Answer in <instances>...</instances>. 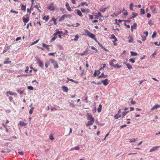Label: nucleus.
Returning a JSON list of instances; mask_svg holds the SVG:
<instances>
[{
  "label": "nucleus",
  "instance_id": "f257e3e1",
  "mask_svg": "<svg viewBox=\"0 0 160 160\" xmlns=\"http://www.w3.org/2000/svg\"><path fill=\"white\" fill-rule=\"evenodd\" d=\"M85 33H83V35L85 36H88L89 37L91 38L92 39H94L95 41H97V39L95 38V35L91 33L88 30H85Z\"/></svg>",
  "mask_w": 160,
  "mask_h": 160
},
{
  "label": "nucleus",
  "instance_id": "f03ea898",
  "mask_svg": "<svg viewBox=\"0 0 160 160\" xmlns=\"http://www.w3.org/2000/svg\"><path fill=\"white\" fill-rule=\"evenodd\" d=\"M22 21L24 23H27L29 22V16L28 14H26L25 16H24L22 18Z\"/></svg>",
  "mask_w": 160,
  "mask_h": 160
},
{
  "label": "nucleus",
  "instance_id": "7ed1b4c3",
  "mask_svg": "<svg viewBox=\"0 0 160 160\" xmlns=\"http://www.w3.org/2000/svg\"><path fill=\"white\" fill-rule=\"evenodd\" d=\"M72 17V15L70 14H64L60 18L59 21V22H61L62 21L65 20V18H67L68 17Z\"/></svg>",
  "mask_w": 160,
  "mask_h": 160
},
{
  "label": "nucleus",
  "instance_id": "20e7f679",
  "mask_svg": "<svg viewBox=\"0 0 160 160\" xmlns=\"http://www.w3.org/2000/svg\"><path fill=\"white\" fill-rule=\"evenodd\" d=\"M116 63L117 61L115 59H112L109 61L110 65L113 67H115L117 65V63Z\"/></svg>",
  "mask_w": 160,
  "mask_h": 160
},
{
  "label": "nucleus",
  "instance_id": "39448f33",
  "mask_svg": "<svg viewBox=\"0 0 160 160\" xmlns=\"http://www.w3.org/2000/svg\"><path fill=\"white\" fill-rule=\"evenodd\" d=\"M51 63L53 64L54 68H58V66L57 62L54 59H51Z\"/></svg>",
  "mask_w": 160,
  "mask_h": 160
},
{
  "label": "nucleus",
  "instance_id": "423d86ee",
  "mask_svg": "<svg viewBox=\"0 0 160 160\" xmlns=\"http://www.w3.org/2000/svg\"><path fill=\"white\" fill-rule=\"evenodd\" d=\"M74 12L80 17H82L83 16L82 14L81 11L79 9L75 10H74Z\"/></svg>",
  "mask_w": 160,
  "mask_h": 160
},
{
  "label": "nucleus",
  "instance_id": "0eeeda50",
  "mask_svg": "<svg viewBox=\"0 0 160 160\" xmlns=\"http://www.w3.org/2000/svg\"><path fill=\"white\" fill-rule=\"evenodd\" d=\"M87 118H88V120H92V121H93V120H94V118L92 116V114L90 113L88 114Z\"/></svg>",
  "mask_w": 160,
  "mask_h": 160
},
{
  "label": "nucleus",
  "instance_id": "6e6552de",
  "mask_svg": "<svg viewBox=\"0 0 160 160\" xmlns=\"http://www.w3.org/2000/svg\"><path fill=\"white\" fill-rule=\"evenodd\" d=\"M53 3H51L50 5L48 7V10L51 11H54V7L53 6Z\"/></svg>",
  "mask_w": 160,
  "mask_h": 160
},
{
  "label": "nucleus",
  "instance_id": "1a4fd4ad",
  "mask_svg": "<svg viewBox=\"0 0 160 160\" xmlns=\"http://www.w3.org/2000/svg\"><path fill=\"white\" fill-rule=\"evenodd\" d=\"M65 7H66L68 11L71 12L72 11V8H71L70 7L69 5V3L68 2H66L65 3Z\"/></svg>",
  "mask_w": 160,
  "mask_h": 160
},
{
  "label": "nucleus",
  "instance_id": "9d476101",
  "mask_svg": "<svg viewBox=\"0 0 160 160\" xmlns=\"http://www.w3.org/2000/svg\"><path fill=\"white\" fill-rule=\"evenodd\" d=\"M94 122V120H93V121H92V120H89L88 122V123H86V126L88 127L92 125L93 124V123Z\"/></svg>",
  "mask_w": 160,
  "mask_h": 160
},
{
  "label": "nucleus",
  "instance_id": "9b49d317",
  "mask_svg": "<svg viewBox=\"0 0 160 160\" xmlns=\"http://www.w3.org/2000/svg\"><path fill=\"white\" fill-rule=\"evenodd\" d=\"M101 82H102L103 83V85L105 86H107L108 84V79H106L104 80H101Z\"/></svg>",
  "mask_w": 160,
  "mask_h": 160
},
{
  "label": "nucleus",
  "instance_id": "f8f14e48",
  "mask_svg": "<svg viewBox=\"0 0 160 160\" xmlns=\"http://www.w3.org/2000/svg\"><path fill=\"white\" fill-rule=\"evenodd\" d=\"M53 21L54 22L53 23H51V24L49 25V26H51V25H52L53 24H54L55 25H56L57 24V20L54 17L52 18V19H51V22L52 21Z\"/></svg>",
  "mask_w": 160,
  "mask_h": 160
},
{
  "label": "nucleus",
  "instance_id": "ddd939ff",
  "mask_svg": "<svg viewBox=\"0 0 160 160\" xmlns=\"http://www.w3.org/2000/svg\"><path fill=\"white\" fill-rule=\"evenodd\" d=\"M6 95H7V96H8L9 94V95H17V93H15L14 92H12L10 91H8V92H6Z\"/></svg>",
  "mask_w": 160,
  "mask_h": 160
},
{
  "label": "nucleus",
  "instance_id": "4468645a",
  "mask_svg": "<svg viewBox=\"0 0 160 160\" xmlns=\"http://www.w3.org/2000/svg\"><path fill=\"white\" fill-rule=\"evenodd\" d=\"M61 88L63 92H68V89L66 86H62Z\"/></svg>",
  "mask_w": 160,
  "mask_h": 160
},
{
  "label": "nucleus",
  "instance_id": "2eb2a0df",
  "mask_svg": "<svg viewBox=\"0 0 160 160\" xmlns=\"http://www.w3.org/2000/svg\"><path fill=\"white\" fill-rule=\"evenodd\" d=\"M137 24L135 22L134 23L133 26H131V31L132 32L133 31V29H136Z\"/></svg>",
  "mask_w": 160,
  "mask_h": 160
},
{
  "label": "nucleus",
  "instance_id": "dca6fc26",
  "mask_svg": "<svg viewBox=\"0 0 160 160\" xmlns=\"http://www.w3.org/2000/svg\"><path fill=\"white\" fill-rule=\"evenodd\" d=\"M160 107V105H156L153 106L152 108H151V110H154L155 109H156Z\"/></svg>",
  "mask_w": 160,
  "mask_h": 160
},
{
  "label": "nucleus",
  "instance_id": "f3484780",
  "mask_svg": "<svg viewBox=\"0 0 160 160\" xmlns=\"http://www.w3.org/2000/svg\"><path fill=\"white\" fill-rule=\"evenodd\" d=\"M37 63H38V64L39 67H43V64L40 59H38V62H37Z\"/></svg>",
  "mask_w": 160,
  "mask_h": 160
},
{
  "label": "nucleus",
  "instance_id": "a211bd4d",
  "mask_svg": "<svg viewBox=\"0 0 160 160\" xmlns=\"http://www.w3.org/2000/svg\"><path fill=\"white\" fill-rule=\"evenodd\" d=\"M107 76H108V75H104V74H103V73H102V74H101L100 75L97 77V78L99 79V78H106V77H107Z\"/></svg>",
  "mask_w": 160,
  "mask_h": 160
},
{
  "label": "nucleus",
  "instance_id": "6ab92c4d",
  "mask_svg": "<svg viewBox=\"0 0 160 160\" xmlns=\"http://www.w3.org/2000/svg\"><path fill=\"white\" fill-rule=\"evenodd\" d=\"M102 108V106L101 104L99 105L98 108L97 109V111L98 112L100 113L101 112Z\"/></svg>",
  "mask_w": 160,
  "mask_h": 160
},
{
  "label": "nucleus",
  "instance_id": "aec40b11",
  "mask_svg": "<svg viewBox=\"0 0 160 160\" xmlns=\"http://www.w3.org/2000/svg\"><path fill=\"white\" fill-rule=\"evenodd\" d=\"M150 9L153 13H155L156 11V8L152 6L150 7Z\"/></svg>",
  "mask_w": 160,
  "mask_h": 160
},
{
  "label": "nucleus",
  "instance_id": "412c9836",
  "mask_svg": "<svg viewBox=\"0 0 160 160\" xmlns=\"http://www.w3.org/2000/svg\"><path fill=\"white\" fill-rule=\"evenodd\" d=\"M42 46H43V47L45 48L48 50L49 49V45H46V44H45L44 43H42Z\"/></svg>",
  "mask_w": 160,
  "mask_h": 160
},
{
  "label": "nucleus",
  "instance_id": "4be33fe9",
  "mask_svg": "<svg viewBox=\"0 0 160 160\" xmlns=\"http://www.w3.org/2000/svg\"><path fill=\"white\" fill-rule=\"evenodd\" d=\"M19 124L21 126H24L26 125V123H25L24 122H22L20 121L19 122Z\"/></svg>",
  "mask_w": 160,
  "mask_h": 160
},
{
  "label": "nucleus",
  "instance_id": "5701e85b",
  "mask_svg": "<svg viewBox=\"0 0 160 160\" xmlns=\"http://www.w3.org/2000/svg\"><path fill=\"white\" fill-rule=\"evenodd\" d=\"M124 64H126V66H127L128 68L129 69H130L132 68V66L131 65H130V64H126L125 62H124Z\"/></svg>",
  "mask_w": 160,
  "mask_h": 160
},
{
  "label": "nucleus",
  "instance_id": "b1692460",
  "mask_svg": "<svg viewBox=\"0 0 160 160\" xmlns=\"http://www.w3.org/2000/svg\"><path fill=\"white\" fill-rule=\"evenodd\" d=\"M49 19V16L48 15L46 17V16H45L43 17V20H45L46 21H47Z\"/></svg>",
  "mask_w": 160,
  "mask_h": 160
},
{
  "label": "nucleus",
  "instance_id": "393cba45",
  "mask_svg": "<svg viewBox=\"0 0 160 160\" xmlns=\"http://www.w3.org/2000/svg\"><path fill=\"white\" fill-rule=\"evenodd\" d=\"M158 147H153L149 151V152H151L152 151H154L155 150H156L158 149Z\"/></svg>",
  "mask_w": 160,
  "mask_h": 160
},
{
  "label": "nucleus",
  "instance_id": "a878e982",
  "mask_svg": "<svg viewBox=\"0 0 160 160\" xmlns=\"http://www.w3.org/2000/svg\"><path fill=\"white\" fill-rule=\"evenodd\" d=\"M132 56V57L136 56L137 55V53L136 52H134L132 51H131L130 52Z\"/></svg>",
  "mask_w": 160,
  "mask_h": 160
},
{
  "label": "nucleus",
  "instance_id": "bb28decb",
  "mask_svg": "<svg viewBox=\"0 0 160 160\" xmlns=\"http://www.w3.org/2000/svg\"><path fill=\"white\" fill-rule=\"evenodd\" d=\"M121 116V115L120 114H117L114 116V118L116 119H118V118H119Z\"/></svg>",
  "mask_w": 160,
  "mask_h": 160
},
{
  "label": "nucleus",
  "instance_id": "cd10ccee",
  "mask_svg": "<svg viewBox=\"0 0 160 160\" xmlns=\"http://www.w3.org/2000/svg\"><path fill=\"white\" fill-rule=\"evenodd\" d=\"M26 6L24 5L23 4H21V9L23 11H26Z\"/></svg>",
  "mask_w": 160,
  "mask_h": 160
},
{
  "label": "nucleus",
  "instance_id": "c85d7f7f",
  "mask_svg": "<svg viewBox=\"0 0 160 160\" xmlns=\"http://www.w3.org/2000/svg\"><path fill=\"white\" fill-rule=\"evenodd\" d=\"M88 51V50L87 49L85 51L83 52L82 53L79 54V55H81V56H82L83 55H84L85 54L87 53Z\"/></svg>",
  "mask_w": 160,
  "mask_h": 160
},
{
  "label": "nucleus",
  "instance_id": "c756f323",
  "mask_svg": "<svg viewBox=\"0 0 160 160\" xmlns=\"http://www.w3.org/2000/svg\"><path fill=\"white\" fill-rule=\"evenodd\" d=\"M17 92H18V93L20 94H23L24 92V90H21L20 89H19L18 90H17Z\"/></svg>",
  "mask_w": 160,
  "mask_h": 160
},
{
  "label": "nucleus",
  "instance_id": "7c9ffc66",
  "mask_svg": "<svg viewBox=\"0 0 160 160\" xmlns=\"http://www.w3.org/2000/svg\"><path fill=\"white\" fill-rule=\"evenodd\" d=\"M11 61L5 60L4 61L3 63L4 64H9L11 63Z\"/></svg>",
  "mask_w": 160,
  "mask_h": 160
},
{
  "label": "nucleus",
  "instance_id": "2f4dec72",
  "mask_svg": "<svg viewBox=\"0 0 160 160\" xmlns=\"http://www.w3.org/2000/svg\"><path fill=\"white\" fill-rule=\"evenodd\" d=\"M79 38V36H78V34L76 35L75 36V38L73 39V40L74 41H78V38Z\"/></svg>",
  "mask_w": 160,
  "mask_h": 160
},
{
  "label": "nucleus",
  "instance_id": "473e14b6",
  "mask_svg": "<svg viewBox=\"0 0 160 160\" xmlns=\"http://www.w3.org/2000/svg\"><path fill=\"white\" fill-rule=\"evenodd\" d=\"M79 149V147L78 146L75 147H74V148H72L71 149V150H78Z\"/></svg>",
  "mask_w": 160,
  "mask_h": 160
},
{
  "label": "nucleus",
  "instance_id": "72a5a7b5",
  "mask_svg": "<svg viewBox=\"0 0 160 160\" xmlns=\"http://www.w3.org/2000/svg\"><path fill=\"white\" fill-rule=\"evenodd\" d=\"M132 17L133 18H134L136 16L138 15V14L137 13H135L134 12H132Z\"/></svg>",
  "mask_w": 160,
  "mask_h": 160
},
{
  "label": "nucleus",
  "instance_id": "f704fd0d",
  "mask_svg": "<svg viewBox=\"0 0 160 160\" xmlns=\"http://www.w3.org/2000/svg\"><path fill=\"white\" fill-rule=\"evenodd\" d=\"M133 3L132 2H131L129 5V8L131 10L133 11Z\"/></svg>",
  "mask_w": 160,
  "mask_h": 160
},
{
  "label": "nucleus",
  "instance_id": "c9c22d12",
  "mask_svg": "<svg viewBox=\"0 0 160 160\" xmlns=\"http://www.w3.org/2000/svg\"><path fill=\"white\" fill-rule=\"evenodd\" d=\"M128 111H124L122 113V116L123 117L125 115H126V114H127L128 113Z\"/></svg>",
  "mask_w": 160,
  "mask_h": 160
},
{
  "label": "nucleus",
  "instance_id": "e433bc0d",
  "mask_svg": "<svg viewBox=\"0 0 160 160\" xmlns=\"http://www.w3.org/2000/svg\"><path fill=\"white\" fill-rule=\"evenodd\" d=\"M156 34L157 33L156 32H153L152 36H151V37H152V38H154L156 36Z\"/></svg>",
  "mask_w": 160,
  "mask_h": 160
},
{
  "label": "nucleus",
  "instance_id": "4c0bfd02",
  "mask_svg": "<svg viewBox=\"0 0 160 160\" xmlns=\"http://www.w3.org/2000/svg\"><path fill=\"white\" fill-rule=\"evenodd\" d=\"M143 36L144 35H145V37H146L148 36V31H144L143 32Z\"/></svg>",
  "mask_w": 160,
  "mask_h": 160
},
{
  "label": "nucleus",
  "instance_id": "58836bf2",
  "mask_svg": "<svg viewBox=\"0 0 160 160\" xmlns=\"http://www.w3.org/2000/svg\"><path fill=\"white\" fill-rule=\"evenodd\" d=\"M34 109L33 108H32L31 109L29 110V113L30 114H32L33 113V110Z\"/></svg>",
  "mask_w": 160,
  "mask_h": 160
},
{
  "label": "nucleus",
  "instance_id": "ea45409f",
  "mask_svg": "<svg viewBox=\"0 0 160 160\" xmlns=\"http://www.w3.org/2000/svg\"><path fill=\"white\" fill-rule=\"evenodd\" d=\"M10 12L11 13H14L15 14H18V12L15 11H13L12 9H11V11H10Z\"/></svg>",
  "mask_w": 160,
  "mask_h": 160
},
{
  "label": "nucleus",
  "instance_id": "a19ab883",
  "mask_svg": "<svg viewBox=\"0 0 160 160\" xmlns=\"http://www.w3.org/2000/svg\"><path fill=\"white\" fill-rule=\"evenodd\" d=\"M129 141L131 142H134L136 141V140L134 138L130 139H129Z\"/></svg>",
  "mask_w": 160,
  "mask_h": 160
},
{
  "label": "nucleus",
  "instance_id": "79ce46f5",
  "mask_svg": "<svg viewBox=\"0 0 160 160\" xmlns=\"http://www.w3.org/2000/svg\"><path fill=\"white\" fill-rule=\"evenodd\" d=\"M86 3V2H82L81 4H80V5L79 6H78V7L80 6H82L83 5H85Z\"/></svg>",
  "mask_w": 160,
  "mask_h": 160
},
{
  "label": "nucleus",
  "instance_id": "37998d69",
  "mask_svg": "<svg viewBox=\"0 0 160 160\" xmlns=\"http://www.w3.org/2000/svg\"><path fill=\"white\" fill-rule=\"evenodd\" d=\"M106 66V64H103L102 65V67H101V68H99V70H101L103 69Z\"/></svg>",
  "mask_w": 160,
  "mask_h": 160
},
{
  "label": "nucleus",
  "instance_id": "c03bdc74",
  "mask_svg": "<svg viewBox=\"0 0 160 160\" xmlns=\"http://www.w3.org/2000/svg\"><path fill=\"white\" fill-rule=\"evenodd\" d=\"M34 7L35 8H37L38 9V11H39L40 12H41V11L40 10V9H39V6L38 5H35L34 6Z\"/></svg>",
  "mask_w": 160,
  "mask_h": 160
},
{
  "label": "nucleus",
  "instance_id": "a18cd8bd",
  "mask_svg": "<svg viewBox=\"0 0 160 160\" xmlns=\"http://www.w3.org/2000/svg\"><path fill=\"white\" fill-rule=\"evenodd\" d=\"M88 17H89L90 18V19H93L94 18H94L93 15H92L89 14L88 15Z\"/></svg>",
  "mask_w": 160,
  "mask_h": 160
},
{
  "label": "nucleus",
  "instance_id": "49530a36",
  "mask_svg": "<svg viewBox=\"0 0 160 160\" xmlns=\"http://www.w3.org/2000/svg\"><path fill=\"white\" fill-rule=\"evenodd\" d=\"M129 61L133 63L135 62V60L134 58H131V59H130L129 60Z\"/></svg>",
  "mask_w": 160,
  "mask_h": 160
},
{
  "label": "nucleus",
  "instance_id": "de8ad7c7",
  "mask_svg": "<svg viewBox=\"0 0 160 160\" xmlns=\"http://www.w3.org/2000/svg\"><path fill=\"white\" fill-rule=\"evenodd\" d=\"M133 98H131V104H134L136 103V102L135 101H133Z\"/></svg>",
  "mask_w": 160,
  "mask_h": 160
},
{
  "label": "nucleus",
  "instance_id": "09e8293b",
  "mask_svg": "<svg viewBox=\"0 0 160 160\" xmlns=\"http://www.w3.org/2000/svg\"><path fill=\"white\" fill-rule=\"evenodd\" d=\"M140 12L142 14H144L145 13V12H144V10L143 9H140Z\"/></svg>",
  "mask_w": 160,
  "mask_h": 160
},
{
  "label": "nucleus",
  "instance_id": "8fccbe9b",
  "mask_svg": "<svg viewBox=\"0 0 160 160\" xmlns=\"http://www.w3.org/2000/svg\"><path fill=\"white\" fill-rule=\"evenodd\" d=\"M28 71H29V67H26V69L25 70H24V72H25L26 73H27Z\"/></svg>",
  "mask_w": 160,
  "mask_h": 160
},
{
  "label": "nucleus",
  "instance_id": "3c124183",
  "mask_svg": "<svg viewBox=\"0 0 160 160\" xmlns=\"http://www.w3.org/2000/svg\"><path fill=\"white\" fill-rule=\"evenodd\" d=\"M154 43L155 45L157 46H159L160 45V42H154Z\"/></svg>",
  "mask_w": 160,
  "mask_h": 160
},
{
  "label": "nucleus",
  "instance_id": "603ef678",
  "mask_svg": "<svg viewBox=\"0 0 160 160\" xmlns=\"http://www.w3.org/2000/svg\"><path fill=\"white\" fill-rule=\"evenodd\" d=\"M49 138H50V140H53L54 139V138L53 137L52 135H51L49 136Z\"/></svg>",
  "mask_w": 160,
  "mask_h": 160
},
{
  "label": "nucleus",
  "instance_id": "864d4df0",
  "mask_svg": "<svg viewBox=\"0 0 160 160\" xmlns=\"http://www.w3.org/2000/svg\"><path fill=\"white\" fill-rule=\"evenodd\" d=\"M28 89L29 90H33V88L32 86H29L28 87Z\"/></svg>",
  "mask_w": 160,
  "mask_h": 160
},
{
  "label": "nucleus",
  "instance_id": "5fc2aeb1",
  "mask_svg": "<svg viewBox=\"0 0 160 160\" xmlns=\"http://www.w3.org/2000/svg\"><path fill=\"white\" fill-rule=\"evenodd\" d=\"M60 34V32L59 31H58L56 32H55V33H54L53 35L54 36H56V35H57L58 34Z\"/></svg>",
  "mask_w": 160,
  "mask_h": 160
},
{
  "label": "nucleus",
  "instance_id": "6e6d98bb",
  "mask_svg": "<svg viewBox=\"0 0 160 160\" xmlns=\"http://www.w3.org/2000/svg\"><path fill=\"white\" fill-rule=\"evenodd\" d=\"M49 64V63L48 61H47V62H45L46 67L47 68Z\"/></svg>",
  "mask_w": 160,
  "mask_h": 160
},
{
  "label": "nucleus",
  "instance_id": "4d7b16f0",
  "mask_svg": "<svg viewBox=\"0 0 160 160\" xmlns=\"http://www.w3.org/2000/svg\"><path fill=\"white\" fill-rule=\"evenodd\" d=\"M38 41H39V39L36 40V41L34 42H32V44H31V45H33L37 43H38Z\"/></svg>",
  "mask_w": 160,
  "mask_h": 160
},
{
  "label": "nucleus",
  "instance_id": "13d9d810",
  "mask_svg": "<svg viewBox=\"0 0 160 160\" xmlns=\"http://www.w3.org/2000/svg\"><path fill=\"white\" fill-rule=\"evenodd\" d=\"M91 48L92 49L94 50L95 51H96V52H97L98 50L95 47H94V46H91Z\"/></svg>",
  "mask_w": 160,
  "mask_h": 160
},
{
  "label": "nucleus",
  "instance_id": "bf43d9fd",
  "mask_svg": "<svg viewBox=\"0 0 160 160\" xmlns=\"http://www.w3.org/2000/svg\"><path fill=\"white\" fill-rule=\"evenodd\" d=\"M107 9V8H104L100 10V11L102 12H104Z\"/></svg>",
  "mask_w": 160,
  "mask_h": 160
},
{
  "label": "nucleus",
  "instance_id": "052dcab7",
  "mask_svg": "<svg viewBox=\"0 0 160 160\" xmlns=\"http://www.w3.org/2000/svg\"><path fill=\"white\" fill-rule=\"evenodd\" d=\"M51 111H53V110H57V109L56 108H54V107H51Z\"/></svg>",
  "mask_w": 160,
  "mask_h": 160
},
{
  "label": "nucleus",
  "instance_id": "680f3d73",
  "mask_svg": "<svg viewBox=\"0 0 160 160\" xmlns=\"http://www.w3.org/2000/svg\"><path fill=\"white\" fill-rule=\"evenodd\" d=\"M29 25H30L31 26H32L31 22L27 24V27H26V28H27V29H29Z\"/></svg>",
  "mask_w": 160,
  "mask_h": 160
},
{
  "label": "nucleus",
  "instance_id": "e2e57ef3",
  "mask_svg": "<svg viewBox=\"0 0 160 160\" xmlns=\"http://www.w3.org/2000/svg\"><path fill=\"white\" fill-rule=\"evenodd\" d=\"M31 74H22L21 75V76H24V77H27L31 76Z\"/></svg>",
  "mask_w": 160,
  "mask_h": 160
},
{
  "label": "nucleus",
  "instance_id": "0e129e2a",
  "mask_svg": "<svg viewBox=\"0 0 160 160\" xmlns=\"http://www.w3.org/2000/svg\"><path fill=\"white\" fill-rule=\"evenodd\" d=\"M57 38V36H54V37H53L52 39H51V40H52V41H54L55 40V39H56V38Z\"/></svg>",
  "mask_w": 160,
  "mask_h": 160
},
{
  "label": "nucleus",
  "instance_id": "69168bd1",
  "mask_svg": "<svg viewBox=\"0 0 160 160\" xmlns=\"http://www.w3.org/2000/svg\"><path fill=\"white\" fill-rule=\"evenodd\" d=\"M111 38L112 39H115V38H117L115 37V35L114 34H112V37H111Z\"/></svg>",
  "mask_w": 160,
  "mask_h": 160
},
{
  "label": "nucleus",
  "instance_id": "338daca9",
  "mask_svg": "<svg viewBox=\"0 0 160 160\" xmlns=\"http://www.w3.org/2000/svg\"><path fill=\"white\" fill-rule=\"evenodd\" d=\"M146 37H145V36H144V37H142V41H145L146 39Z\"/></svg>",
  "mask_w": 160,
  "mask_h": 160
},
{
  "label": "nucleus",
  "instance_id": "774afa93",
  "mask_svg": "<svg viewBox=\"0 0 160 160\" xmlns=\"http://www.w3.org/2000/svg\"><path fill=\"white\" fill-rule=\"evenodd\" d=\"M9 101H10L11 102L12 101V100L13 99V98L12 96H9Z\"/></svg>",
  "mask_w": 160,
  "mask_h": 160
}]
</instances>
